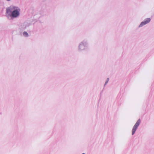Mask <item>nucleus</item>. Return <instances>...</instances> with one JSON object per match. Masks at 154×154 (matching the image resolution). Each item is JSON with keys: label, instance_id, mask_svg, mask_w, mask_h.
I'll list each match as a JSON object with an SVG mask.
<instances>
[{"label": "nucleus", "instance_id": "f257e3e1", "mask_svg": "<svg viewBox=\"0 0 154 154\" xmlns=\"http://www.w3.org/2000/svg\"><path fill=\"white\" fill-rule=\"evenodd\" d=\"M20 9L17 7L14 6H11L7 9L6 12L8 14L11 11V15L13 17H16L19 14Z\"/></svg>", "mask_w": 154, "mask_h": 154}, {"label": "nucleus", "instance_id": "f03ea898", "mask_svg": "<svg viewBox=\"0 0 154 154\" xmlns=\"http://www.w3.org/2000/svg\"><path fill=\"white\" fill-rule=\"evenodd\" d=\"M150 20H151V19L149 18H147L146 19L144 20V21L141 22V23H140V26H142L148 23L150 21Z\"/></svg>", "mask_w": 154, "mask_h": 154}, {"label": "nucleus", "instance_id": "7ed1b4c3", "mask_svg": "<svg viewBox=\"0 0 154 154\" xmlns=\"http://www.w3.org/2000/svg\"><path fill=\"white\" fill-rule=\"evenodd\" d=\"M140 119H139L137 122L135 124V130L136 129V127H137L139 125L140 123Z\"/></svg>", "mask_w": 154, "mask_h": 154}, {"label": "nucleus", "instance_id": "20e7f679", "mask_svg": "<svg viewBox=\"0 0 154 154\" xmlns=\"http://www.w3.org/2000/svg\"><path fill=\"white\" fill-rule=\"evenodd\" d=\"M23 35L24 36L27 37L28 36V35L27 32H24L23 33Z\"/></svg>", "mask_w": 154, "mask_h": 154}, {"label": "nucleus", "instance_id": "39448f33", "mask_svg": "<svg viewBox=\"0 0 154 154\" xmlns=\"http://www.w3.org/2000/svg\"><path fill=\"white\" fill-rule=\"evenodd\" d=\"M135 127V126H134L133 128V130H132V134L133 135L134 134V133L135 132V129H134V128Z\"/></svg>", "mask_w": 154, "mask_h": 154}, {"label": "nucleus", "instance_id": "423d86ee", "mask_svg": "<svg viewBox=\"0 0 154 154\" xmlns=\"http://www.w3.org/2000/svg\"><path fill=\"white\" fill-rule=\"evenodd\" d=\"M108 81L107 80L106 82L105 83L106 84L108 82Z\"/></svg>", "mask_w": 154, "mask_h": 154}]
</instances>
